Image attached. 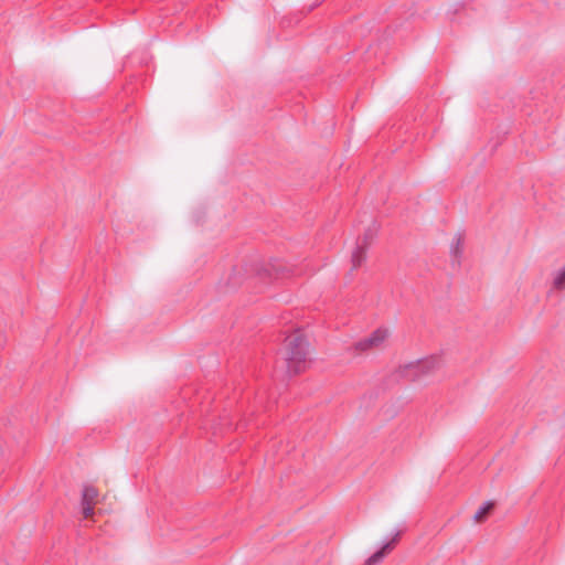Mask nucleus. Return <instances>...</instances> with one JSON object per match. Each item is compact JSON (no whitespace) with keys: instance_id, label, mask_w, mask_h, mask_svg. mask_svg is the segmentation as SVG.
Here are the masks:
<instances>
[{"instance_id":"obj_7","label":"nucleus","mask_w":565,"mask_h":565,"mask_svg":"<svg viewBox=\"0 0 565 565\" xmlns=\"http://www.w3.org/2000/svg\"><path fill=\"white\" fill-rule=\"evenodd\" d=\"M462 243H463L462 235L460 233H457L452 239L451 245H450V254H451L454 262L459 263V259L462 254Z\"/></svg>"},{"instance_id":"obj_3","label":"nucleus","mask_w":565,"mask_h":565,"mask_svg":"<svg viewBox=\"0 0 565 565\" xmlns=\"http://www.w3.org/2000/svg\"><path fill=\"white\" fill-rule=\"evenodd\" d=\"M390 332L386 328H379L373 331L370 335L361 339L354 344L356 351L365 352L373 349H382L387 339Z\"/></svg>"},{"instance_id":"obj_2","label":"nucleus","mask_w":565,"mask_h":565,"mask_svg":"<svg viewBox=\"0 0 565 565\" xmlns=\"http://www.w3.org/2000/svg\"><path fill=\"white\" fill-rule=\"evenodd\" d=\"M439 366V359L431 356L399 366L396 371V376L409 381H420L425 376L433 374Z\"/></svg>"},{"instance_id":"obj_6","label":"nucleus","mask_w":565,"mask_h":565,"mask_svg":"<svg viewBox=\"0 0 565 565\" xmlns=\"http://www.w3.org/2000/svg\"><path fill=\"white\" fill-rule=\"evenodd\" d=\"M399 535H401V532H396V533H395V536L393 537V540H392V541L386 542V543L381 547V550H379L377 552H375L374 554H372V555L366 559V562H365V563H366V565H375V564L380 563V562L383 559V557H384V555H385L386 551H387V550H391V548L394 546V544H395V542L398 540Z\"/></svg>"},{"instance_id":"obj_4","label":"nucleus","mask_w":565,"mask_h":565,"mask_svg":"<svg viewBox=\"0 0 565 565\" xmlns=\"http://www.w3.org/2000/svg\"><path fill=\"white\" fill-rule=\"evenodd\" d=\"M376 233H377V227L375 226V224H373V226H370L365 231L363 237L358 239L356 247L353 250L352 257H351L353 268L360 267L362 265V263L365 260V258H366L365 250H366L369 244L371 243V241L375 237Z\"/></svg>"},{"instance_id":"obj_5","label":"nucleus","mask_w":565,"mask_h":565,"mask_svg":"<svg viewBox=\"0 0 565 565\" xmlns=\"http://www.w3.org/2000/svg\"><path fill=\"white\" fill-rule=\"evenodd\" d=\"M98 491L93 486H84L82 491V512L85 519L93 516L94 507L97 502Z\"/></svg>"},{"instance_id":"obj_1","label":"nucleus","mask_w":565,"mask_h":565,"mask_svg":"<svg viewBox=\"0 0 565 565\" xmlns=\"http://www.w3.org/2000/svg\"><path fill=\"white\" fill-rule=\"evenodd\" d=\"M308 347V341L299 332L285 339L286 362L290 374H297L306 367Z\"/></svg>"},{"instance_id":"obj_8","label":"nucleus","mask_w":565,"mask_h":565,"mask_svg":"<svg viewBox=\"0 0 565 565\" xmlns=\"http://www.w3.org/2000/svg\"><path fill=\"white\" fill-rule=\"evenodd\" d=\"M493 508V503L491 501L484 502L478 511L473 515V520L476 522H481L486 515L489 513V511Z\"/></svg>"},{"instance_id":"obj_9","label":"nucleus","mask_w":565,"mask_h":565,"mask_svg":"<svg viewBox=\"0 0 565 565\" xmlns=\"http://www.w3.org/2000/svg\"><path fill=\"white\" fill-rule=\"evenodd\" d=\"M553 284L557 289L565 288V266L555 274Z\"/></svg>"}]
</instances>
